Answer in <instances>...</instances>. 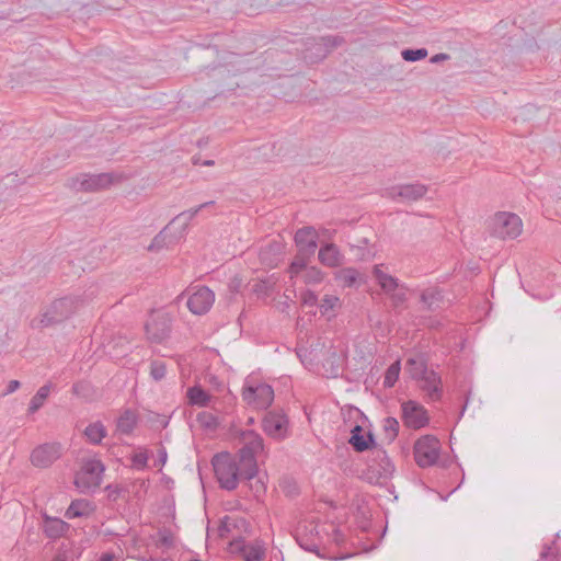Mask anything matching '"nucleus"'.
Returning <instances> with one entry per match:
<instances>
[{"label": "nucleus", "instance_id": "obj_36", "mask_svg": "<svg viewBox=\"0 0 561 561\" xmlns=\"http://www.w3.org/2000/svg\"><path fill=\"white\" fill-rule=\"evenodd\" d=\"M196 421L201 427L210 432H215L220 425L218 416L207 411L199 412L196 416Z\"/></svg>", "mask_w": 561, "mask_h": 561}, {"label": "nucleus", "instance_id": "obj_17", "mask_svg": "<svg viewBox=\"0 0 561 561\" xmlns=\"http://www.w3.org/2000/svg\"><path fill=\"white\" fill-rule=\"evenodd\" d=\"M211 78L217 82V94L226 91H233L239 84L234 80V75L226 66H219L211 70Z\"/></svg>", "mask_w": 561, "mask_h": 561}, {"label": "nucleus", "instance_id": "obj_38", "mask_svg": "<svg viewBox=\"0 0 561 561\" xmlns=\"http://www.w3.org/2000/svg\"><path fill=\"white\" fill-rule=\"evenodd\" d=\"M401 370L400 362L397 360L392 363L386 370L385 379H383V386L386 388H391L394 386L399 378V374Z\"/></svg>", "mask_w": 561, "mask_h": 561}, {"label": "nucleus", "instance_id": "obj_37", "mask_svg": "<svg viewBox=\"0 0 561 561\" xmlns=\"http://www.w3.org/2000/svg\"><path fill=\"white\" fill-rule=\"evenodd\" d=\"M72 393L83 400H91L94 396V389L90 382L81 380L72 385Z\"/></svg>", "mask_w": 561, "mask_h": 561}, {"label": "nucleus", "instance_id": "obj_3", "mask_svg": "<svg viewBox=\"0 0 561 561\" xmlns=\"http://www.w3.org/2000/svg\"><path fill=\"white\" fill-rule=\"evenodd\" d=\"M522 219L513 213H497L489 221L490 233L503 240L515 239L522 233Z\"/></svg>", "mask_w": 561, "mask_h": 561}, {"label": "nucleus", "instance_id": "obj_34", "mask_svg": "<svg viewBox=\"0 0 561 561\" xmlns=\"http://www.w3.org/2000/svg\"><path fill=\"white\" fill-rule=\"evenodd\" d=\"M186 394L192 405L206 407L210 401V396L199 386L188 388Z\"/></svg>", "mask_w": 561, "mask_h": 561}, {"label": "nucleus", "instance_id": "obj_45", "mask_svg": "<svg viewBox=\"0 0 561 561\" xmlns=\"http://www.w3.org/2000/svg\"><path fill=\"white\" fill-rule=\"evenodd\" d=\"M327 365H330V368H325V370L332 376L337 377L340 374V357L335 352H332L330 356L325 359V364H323L324 367Z\"/></svg>", "mask_w": 561, "mask_h": 561}, {"label": "nucleus", "instance_id": "obj_15", "mask_svg": "<svg viewBox=\"0 0 561 561\" xmlns=\"http://www.w3.org/2000/svg\"><path fill=\"white\" fill-rule=\"evenodd\" d=\"M295 243L302 255H313L318 245L316 229L311 226L298 229L295 233Z\"/></svg>", "mask_w": 561, "mask_h": 561}, {"label": "nucleus", "instance_id": "obj_30", "mask_svg": "<svg viewBox=\"0 0 561 561\" xmlns=\"http://www.w3.org/2000/svg\"><path fill=\"white\" fill-rule=\"evenodd\" d=\"M137 424V415L134 411L127 409L118 417L116 428L119 433L129 435Z\"/></svg>", "mask_w": 561, "mask_h": 561}, {"label": "nucleus", "instance_id": "obj_50", "mask_svg": "<svg viewBox=\"0 0 561 561\" xmlns=\"http://www.w3.org/2000/svg\"><path fill=\"white\" fill-rule=\"evenodd\" d=\"M159 535V542L162 547L171 548L173 547V535L168 529H161L158 533Z\"/></svg>", "mask_w": 561, "mask_h": 561}, {"label": "nucleus", "instance_id": "obj_1", "mask_svg": "<svg viewBox=\"0 0 561 561\" xmlns=\"http://www.w3.org/2000/svg\"><path fill=\"white\" fill-rule=\"evenodd\" d=\"M215 476L221 489L232 491L242 478V469L228 453L216 454L211 459Z\"/></svg>", "mask_w": 561, "mask_h": 561}, {"label": "nucleus", "instance_id": "obj_28", "mask_svg": "<svg viewBox=\"0 0 561 561\" xmlns=\"http://www.w3.org/2000/svg\"><path fill=\"white\" fill-rule=\"evenodd\" d=\"M443 301L442 290L437 287L426 288L421 294V302L430 311H435L439 308Z\"/></svg>", "mask_w": 561, "mask_h": 561}, {"label": "nucleus", "instance_id": "obj_5", "mask_svg": "<svg viewBox=\"0 0 561 561\" xmlns=\"http://www.w3.org/2000/svg\"><path fill=\"white\" fill-rule=\"evenodd\" d=\"M440 444L433 435H424L414 444V459L421 468L436 463L439 456Z\"/></svg>", "mask_w": 561, "mask_h": 561}, {"label": "nucleus", "instance_id": "obj_59", "mask_svg": "<svg viewBox=\"0 0 561 561\" xmlns=\"http://www.w3.org/2000/svg\"><path fill=\"white\" fill-rule=\"evenodd\" d=\"M214 164V161L213 160H206L204 162V165H213Z\"/></svg>", "mask_w": 561, "mask_h": 561}, {"label": "nucleus", "instance_id": "obj_55", "mask_svg": "<svg viewBox=\"0 0 561 561\" xmlns=\"http://www.w3.org/2000/svg\"><path fill=\"white\" fill-rule=\"evenodd\" d=\"M333 540L337 545H341L342 542H344V535L341 533V530L334 529V531H333Z\"/></svg>", "mask_w": 561, "mask_h": 561}, {"label": "nucleus", "instance_id": "obj_35", "mask_svg": "<svg viewBox=\"0 0 561 561\" xmlns=\"http://www.w3.org/2000/svg\"><path fill=\"white\" fill-rule=\"evenodd\" d=\"M51 390V383H46L42 386L37 392L31 399L28 405V413H35L38 411L45 403V400L48 398Z\"/></svg>", "mask_w": 561, "mask_h": 561}, {"label": "nucleus", "instance_id": "obj_56", "mask_svg": "<svg viewBox=\"0 0 561 561\" xmlns=\"http://www.w3.org/2000/svg\"><path fill=\"white\" fill-rule=\"evenodd\" d=\"M551 551V547L549 545H543L542 550L540 552V559L546 560L549 558Z\"/></svg>", "mask_w": 561, "mask_h": 561}, {"label": "nucleus", "instance_id": "obj_21", "mask_svg": "<svg viewBox=\"0 0 561 561\" xmlns=\"http://www.w3.org/2000/svg\"><path fill=\"white\" fill-rule=\"evenodd\" d=\"M348 443L356 451L362 453L371 448L375 444V439L371 433H368L367 438H365L363 435V427L360 425H355L351 431Z\"/></svg>", "mask_w": 561, "mask_h": 561}, {"label": "nucleus", "instance_id": "obj_12", "mask_svg": "<svg viewBox=\"0 0 561 561\" xmlns=\"http://www.w3.org/2000/svg\"><path fill=\"white\" fill-rule=\"evenodd\" d=\"M70 186L82 192H96L107 188L113 183L111 173L85 174L82 179L71 180Z\"/></svg>", "mask_w": 561, "mask_h": 561}, {"label": "nucleus", "instance_id": "obj_54", "mask_svg": "<svg viewBox=\"0 0 561 561\" xmlns=\"http://www.w3.org/2000/svg\"><path fill=\"white\" fill-rule=\"evenodd\" d=\"M158 458H159V465L163 466L167 461V458H168V454H167V450L164 447H161L159 450H158Z\"/></svg>", "mask_w": 561, "mask_h": 561}, {"label": "nucleus", "instance_id": "obj_18", "mask_svg": "<svg viewBox=\"0 0 561 561\" xmlns=\"http://www.w3.org/2000/svg\"><path fill=\"white\" fill-rule=\"evenodd\" d=\"M318 259L328 267H336L344 263V255L334 243H324L319 250Z\"/></svg>", "mask_w": 561, "mask_h": 561}, {"label": "nucleus", "instance_id": "obj_13", "mask_svg": "<svg viewBox=\"0 0 561 561\" xmlns=\"http://www.w3.org/2000/svg\"><path fill=\"white\" fill-rule=\"evenodd\" d=\"M215 301L214 293L206 286L198 287L187 298V308L194 314L206 313Z\"/></svg>", "mask_w": 561, "mask_h": 561}, {"label": "nucleus", "instance_id": "obj_25", "mask_svg": "<svg viewBox=\"0 0 561 561\" xmlns=\"http://www.w3.org/2000/svg\"><path fill=\"white\" fill-rule=\"evenodd\" d=\"M283 247L278 242H272L267 245L263 247L260 250V260L262 263L267 264L270 266H274L279 261V256L282 254Z\"/></svg>", "mask_w": 561, "mask_h": 561}, {"label": "nucleus", "instance_id": "obj_58", "mask_svg": "<svg viewBox=\"0 0 561 561\" xmlns=\"http://www.w3.org/2000/svg\"><path fill=\"white\" fill-rule=\"evenodd\" d=\"M367 242H368V240H367L366 238H364V239L359 242L360 244H358L357 247H358V248H360V247H362V244H367Z\"/></svg>", "mask_w": 561, "mask_h": 561}, {"label": "nucleus", "instance_id": "obj_29", "mask_svg": "<svg viewBox=\"0 0 561 561\" xmlns=\"http://www.w3.org/2000/svg\"><path fill=\"white\" fill-rule=\"evenodd\" d=\"M214 204H215L214 201H209V202L201 204L199 206H197L195 208L185 210V211L179 214L175 218H173L172 221L170 222V225H174L178 221H182V228L180 231V236H182L183 232L185 231L190 220H192L202 209L207 208Z\"/></svg>", "mask_w": 561, "mask_h": 561}, {"label": "nucleus", "instance_id": "obj_24", "mask_svg": "<svg viewBox=\"0 0 561 561\" xmlns=\"http://www.w3.org/2000/svg\"><path fill=\"white\" fill-rule=\"evenodd\" d=\"M233 546L242 552L244 561H262L265 557V549L260 543L247 545L244 541H237Z\"/></svg>", "mask_w": 561, "mask_h": 561}, {"label": "nucleus", "instance_id": "obj_42", "mask_svg": "<svg viewBox=\"0 0 561 561\" xmlns=\"http://www.w3.org/2000/svg\"><path fill=\"white\" fill-rule=\"evenodd\" d=\"M401 55L405 61L414 62V61L424 59L427 56V49L426 48H417V49L408 48V49L402 50Z\"/></svg>", "mask_w": 561, "mask_h": 561}, {"label": "nucleus", "instance_id": "obj_4", "mask_svg": "<svg viewBox=\"0 0 561 561\" xmlns=\"http://www.w3.org/2000/svg\"><path fill=\"white\" fill-rule=\"evenodd\" d=\"M394 472V466L387 453L381 448L373 450V458L368 465V481L374 484H383Z\"/></svg>", "mask_w": 561, "mask_h": 561}, {"label": "nucleus", "instance_id": "obj_47", "mask_svg": "<svg viewBox=\"0 0 561 561\" xmlns=\"http://www.w3.org/2000/svg\"><path fill=\"white\" fill-rule=\"evenodd\" d=\"M148 458L149 456L147 450H139L138 453H135L131 456L133 467L138 470L145 469L147 467Z\"/></svg>", "mask_w": 561, "mask_h": 561}, {"label": "nucleus", "instance_id": "obj_19", "mask_svg": "<svg viewBox=\"0 0 561 561\" xmlns=\"http://www.w3.org/2000/svg\"><path fill=\"white\" fill-rule=\"evenodd\" d=\"M255 457V454L244 447H241L238 453L239 461L237 462L239 468L242 469V478L244 480H251L257 474V462Z\"/></svg>", "mask_w": 561, "mask_h": 561}, {"label": "nucleus", "instance_id": "obj_41", "mask_svg": "<svg viewBox=\"0 0 561 561\" xmlns=\"http://www.w3.org/2000/svg\"><path fill=\"white\" fill-rule=\"evenodd\" d=\"M172 225H168L162 231H160L152 240L150 245L148 247V250H156V249H162L164 247H169L170 243H172V240H167L168 234L167 231L170 229Z\"/></svg>", "mask_w": 561, "mask_h": 561}, {"label": "nucleus", "instance_id": "obj_9", "mask_svg": "<svg viewBox=\"0 0 561 561\" xmlns=\"http://www.w3.org/2000/svg\"><path fill=\"white\" fill-rule=\"evenodd\" d=\"M404 426L420 430L428 424L430 417L425 408L416 401L408 400L401 404Z\"/></svg>", "mask_w": 561, "mask_h": 561}, {"label": "nucleus", "instance_id": "obj_32", "mask_svg": "<svg viewBox=\"0 0 561 561\" xmlns=\"http://www.w3.org/2000/svg\"><path fill=\"white\" fill-rule=\"evenodd\" d=\"M242 442L243 447L255 455H257L260 451H263V438L254 431L242 432Z\"/></svg>", "mask_w": 561, "mask_h": 561}, {"label": "nucleus", "instance_id": "obj_2", "mask_svg": "<svg viewBox=\"0 0 561 561\" xmlns=\"http://www.w3.org/2000/svg\"><path fill=\"white\" fill-rule=\"evenodd\" d=\"M83 300L78 296H66L53 301L42 313L38 327L46 328L68 319Z\"/></svg>", "mask_w": 561, "mask_h": 561}, {"label": "nucleus", "instance_id": "obj_49", "mask_svg": "<svg viewBox=\"0 0 561 561\" xmlns=\"http://www.w3.org/2000/svg\"><path fill=\"white\" fill-rule=\"evenodd\" d=\"M300 300L304 306L313 307L318 305L317 295L309 289H305L300 293Z\"/></svg>", "mask_w": 561, "mask_h": 561}, {"label": "nucleus", "instance_id": "obj_52", "mask_svg": "<svg viewBox=\"0 0 561 561\" xmlns=\"http://www.w3.org/2000/svg\"><path fill=\"white\" fill-rule=\"evenodd\" d=\"M447 59H449V55L440 53V54H436V55L432 56L431 62L438 64V62L447 60Z\"/></svg>", "mask_w": 561, "mask_h": 561}, {"label": "nucleus", "instance_id": "obj_57", "mask_svg": "<svg viewBox=\"0 0 561 561\" xmlns=\"http://www.w3.org/2000/svg\"><path fill=\"white\" fill-rule=\"evenodd\" d=\"M100 561H113V559L111 556L106 554V556L102 557Z\"/></svg>", "mask_w": 561, "mask_h": 561}, {"label": "nucleus", "instance_id": "obj_14", "mask_svg": "<svg viewBox=\"0 0 561 561\" xmlns=\"http://www.w3.org/2000/svg\"><path fill=\"white\" fill-rule=\"evenodd\" d=\"M145 329L150 341L160 343L170 335V320L165 316H157L146 323Z\"/></svg>", "mask_w": 561, "mask_h": 561}, {"label": "nucleus", "instance_id": "obj_53", "mask_svg": "<svg viewBox=\"0 0 561 561\" xmlns=\"http://www.w3.org/2000/svg\"><path fill=\"white\" fill-rule=\"evenodd\" d=\"M19 388H20V381L11 380V381H9V383L7 386L5 394L12 393L15 390H18Z\"/></svg>", "mask_w": 561, "mask_h": 561}, {"label": "nucleus", "instance_id": "obj_51", "mask_svg": "<svg viewBox=\"0 0 561 561\" xmlns=\"http://www.w3.org/2000/svg\"><path fill=\"white\" fill-rule=\"evenodd\" d=\"M106 491L108 492L107 496L111 501H116L121 495L122 488L118 485L108 484L106 486Z\"/></svg>", "mask_w": 561, "mask_h": 561}, {"label": "nucleus", "instance_id": "obj_43", "mask_svg": "<svg viewBox=\"0 0 561 561\" xmlns=\"http://www.w3.org/2000/svg\"><path fill=\"white\" fill-rule=\"evenodd\" d=\"M167 367L164 362L156 359L150 363V376L156 381H160L165 377Z\"/></svg>", "mask_w": 561, "mask_h": 561}, {"label": "nucleus", "instance_id": "obj_11", "mask_svg": "<svg viewBox=\"0 0 561 561\" xmlns=\"http://www.w3.org/2000/svg\"><path fill=\"white\" fill-rule=\"evenodd\" d=\"M62 446L59 443H45L33 449L31 462L37 468H48L61 457Z\"/></svg>", "mask_w": 561, "mask_h": 561}, {"label": "nucleus", "instance_id": "obj_33", "mask_svg": "<svg viewBox=\"0 0 561 561\" xmlns=\"http://www.w3.org/2000/svg\"><path fill=\"white\" fill-rule=\"evenodd\" d=\"M84 436L91 444L99 445L106 436V428L100 421L90 423L84 430Z\"/></svg>", "mask_w": 561, "mask_h": 561}, {"label": "nucleus", "instance_id": "obj_6", "mask_svg": "<svg viewBox=\"0 0 561 561\" xmlns=\"http://www.w3.org/2000/svg\"><path fill=\"white\" fill-rule=\"evenodd\" d=\"M105 466L99 459H88L76 477V484L83 490H95L102 483Z\"/></svg>", "mask_w": 561, "mask_h": 561}, {"label": "nucleus", "instance_id": "obj_16", "mask_svg": "<svg viewBox=\"0 0 561 561\" xmlns=\"http://www.w3.org/2000/svg\"><path fill=\"white\" fill-rule=\"evenodd\" d=\"M417 381L431 400L437 401L440 399L443 393L442 379L435 370L428 368Z\"/></svg>", "mask_w": 561, "mask_h": 561}, {"label": "nucleus", "instance_id": "obj_22", "mask_svg": "<svg viewBox=\"0 0 561 561\" xmlns=\"http://www.w3.org/2000/svg\"><path fill=\"white\" fill-rule=\"evenodd\" d=\"M94 512L93 504L85 499L73 500L66 510L65 517L73 519L77 517H88Z\"/></svg>", "mask_w": 561, "mask_h": 561}, {"label": "nucleus", "instance_id": "obj_23", "mask_svg": "<svg viewBox=\"0 0 561 561\" xmlns=\"http://www.w3.org/2000/svg\"><path fill=\"white\" fill-rule=\"evenodd\" d=\"M373 274L378 285L387 296L403 285L398 278L385 273L378 265L374 267Z\"/></svg>", "mask_w": 561, "mask_h": 561}, {"label": "nucleus", "instance_id": "obj_40", "mask_svg": "<svg viewBox=\"0 0 561 561\" xmlns=\"http://www.w3.org/2000/svg\"><path fill=\"white\" fill-rule=\"evenodd\" d=\"M399 422L396 417L388 416L383 420V431L389 442L394 440L399 433Z\"/></svg>", "mask_w": 561, "mask_h": 561}, {"label": "nucleus", "instance_id": "obj_48", "mask_svg": "<svg viewBox=\"0 0 561 561\" xmlns=\"http://www.w3.org/2000/svg\"><path fill=\"white\" fill-rule=\"evenodd\" d=\"M309 256L310 255H302L301 253H298V255L294 259L289 267L291 275H297L300 271L306 268L307 259Z\"/></svg>", "mask_w": 561, "mask_h": 561}, {"label": "nucleus", "instance_id": "obj_10", "mask_svg": "<svg viewBox=\"0 0 561 561\" xmlns=\"http://www.w3.org/2000/svg\"><path fill=\"white\" fill-rule=\"evenodd\" d=\"M262 427L266 435L280 440L288 435V419L283 411H270L262 420Z\"/></svg>", "mask_w": 561, "mask_h": 561}, {"label": "nucleus", "instance_id": "obj_46", "mask_svg": "<svg viewBox=\"0 0 561 561\" xmlns=\"http://www.w3.org/2000/svg\"><path fill=\"white\" fill-rule=\"evenodd\" d=\"M339 302V298L332 295H325L319 305L320 312L327 314L332 311Z\"/></svg>", "mask_w": 561, "mask_h": 561}, {"label": "nucleus", "instance_id": "obj_27", "mask_svg": "<svg viewBox=\"0 0 561 561\" xmlns=\"http://www.w3.org/2000/svg\"><path fill=\"white\" fill-rule=\"evenodd\" d=\"M335 279L343 286V287H356L360 285L362 278L359 272L354 267H345L340 270L335 274Z\"/></svg>", "mask_w": 561, "mask_h": 561}, {"label": "nucleus", "instance_id": "obj_8", "mask_svg": "<svg viewBox=\"0 0 561 561\" xmlns=\"http://www.w3.org/2000/svg\"><path fill=\"white\" fill-rule=\"evenodd\" d=\"M427 192V186L421 183L400 184L386 188L382 196L396 202H416Z\"/></svg>", "mask_w": 561, "mask_h": 561}, {"label": "nucleus", "instance_id": "obj_39", "mask_svg": "<svg viewBox=\"0 0 561 561\" xmlns=\"http://www.w3.org/2000/svg\"><path fill=\"white\" fill-rule=\"evenodd\" d=\"M408 287L402 285L396 291L391 293L388 297L390 298L391 306L393 309L401 308L404 302L408 300Z\"/></svg>", "mask_w": 561, "mask_h": 561}, {"label": "nucleus", "instance_id": "obj_7", "mask_svg": "<svg viewBox=\"0 0 561 561\" xmlns=\"http://www.w3.org/2000/svg\"><path fill=\"white\" fill-rule=\"evenodd\" d=\"M242 397L249 405L265 410L274 400V390L270 385L264 382L247 385L243 387Z\"/></svg>", "mask_w": 561, "mask_h": 561}, {"label": "nucleus", "instance_id": "obj_20", "mask_svg": "<svg viewBox=\"0 0 561 561\" xmlns=\"http://www.w3.org/2000/svg\"><path fill=\"white\" fill-rule=\"evenodd\" d=\"M44 519V534L47 538L56 540L62 537L70 528V525L58 517H50L47 514L43 515Z\"/></svg>", "mask_w": 561, "mask_h": 561}, {"label": "nucleus", "instance_id": "obj_44", "mask_svg": "<svg viewBox=\"0 0 561 561\" xmlns=\"http://www.w3.org/2000/svg\"><path fill=\"white\" fill-rule=\"evenodd\" d=\"M296 540L298 545L309 552H318L317 543L311 540L306 534H302L300 529L297 530Z\"/></svg>", "mask_w": 561, "mask_h": 561}, {"label": "nucleus", "instance_id": "obj_31", "mask_svg": "<svg viewBox=\"0 0 561 561\" xmlns=\"http://www.w3.org/2000/svg\"><path fill=\"white\" fill-rule=\"evenodd\" d=\"M320 43H317L319 54L317 57L319 59H322L327 56L328 53H330L333 48L340 46L344 39L341 36L337 35H328L320 37Z\"/></svg>", "mask_w": 561, "mask_h": 561}, {"label": "nucleus", "instance_id": "obj_26", "mask_svg": "<svg viewBox=\"0 0 561 561\" xmlns=\"http://www.w3.org/2000/svg\"><path fill=\"white\" fill-rule=\"evenodd\" d=\"M427 369L428 367L423 355L409 357L407 359L405 370L414 380H419L420 377H422Z\"/></svg>", "mask_w": 561, "mask_h": 561}, {"label": "nucleus", "instance_id": "obj_60", "mask_svg": "<svg viewBox=\"0 0 561 561\" xmlns=\"http://www.w3.org/2000/svg\"><path fill=\"white\" fill-rule=\"evenodd\" d=\"M162 425H163V427H165L168 425V421H163Z\"/></svg>", "mask_w": 561, "mask_h": 561}]
</instances>
